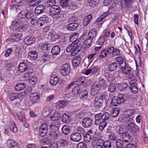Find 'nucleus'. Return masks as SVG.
I'll return each mask as SVG.
<instances>
[{
    "label": "nucleus",
    "mask_w": 148,
    "mask_h": 148,
    "mask_svg": "<svg viewBox=\"0 0 148 148\" xmlns=\"http://www.w3.org/2000/svg\"><path fill=\"white\" fill-rule=\"evenodd\" d=\"M21 20H19L17 17L12 22L10 27L12 31L15 32H19L26 30L28 26L27 22L23 23Z\"/></svg>",
    "instance_id": "obj_1"
},
{
    "label": "nucleus",
    "mask_w": 148,
    "mask_h": 148,
    "mask_svg": "<svg viewBox=\"0 0 148 148\" xmlns=\"http://www.w3.org/2000/svg\"><path fill=\"white\" fill-rule=\"evenodd\" d=\"M33 12L31 10H28L26 8H25L18 14L17 17L19 20H21L23 23L27 22L25 18L30 19L33 16Z\"/></svg>",
    "instance_id": "obj_2"
},
{
    "label": "nucleus",
    "mask_w": 148,
    "mask_h": 148,
    "mask_svg": "<svg viewBox=\"0 0 148 148\" xmlns=\"http://www.w3.org/2000/svg\"><path fill=\"white\" fill-rule=\"evenodd\" d=\"M81 49V45L77 44L71 43L67 47L66 50L68 52H70L71 55L73 56L77 54Z\"/></svg>",
    "instance_id": "obj_3"
},
{
    "label": "nucleus",
    "mask_w": 148,
    "mask_h": 148,
    "mask_svg": "<svg viewBox=\"0 0 148 148\" xmlns=\"http://www.w3.org/2000/svg\"><path fill=\"white\" fill-rule=\"evenodd\" d=\"M49 14L52 16L56 17L57 19L61 17L62 15L61 14V10L59 5H53L49 9Z\"/></svg>",
    "instance_id": "obj_4"
},
{
    "label": "nucleus",
    "mask_w": 148,
    "mask_h": 148,
    "mask_svg": "<svg viewBox=\"0 0 148 148\" xmlns=\"http://www.w3.org/2000/svg\"><path fill=\"white\" fill-rule=\"evenodd\" d=\"M134 110L133 109H127L125 110L119 119L122 122H125L128 120L129 118L134 113Z\"/></svg>",
    "instance_id": "obj_5"
},
{
    "label": "nucleus",
    "mask_w": 148,
    "mask_h": 148,
    "mask_svg": "<svg viewBox=\"0 0 148 148\" xmlns=\"http://www.w3.org/2000/svg\"><path fill=\"white\" fill-rule=\"evenodd\" d=\"M125 101L123 95L119 94L117 97L114 96L112 98L111 104L112 106H116L119 104L124 103Z\"/></svg>",
    "instance_id": "obj_6"
},
{
    "label": "nucleus",
    "mask_w": 148,
    "mask_h": 148,
    "mask_svg": "<svg viewBox=\"0 0 148 148\" xmlns=\"http://www.w3.org/2000/svg\"><path fill=\"white\" fill-rule=\"evenodd\" d=\"M127 124L129 130L132 133H135L139 130V127L134 123V120L132 118L129 119L127 122Z\"/></svg>",
    "instance_id": "obj_7"
},
{
    "label": "nucleus",
    "mask_w": 148,
    "mask_h": 148,
    "mask_svg": "<svg viewBox=\"0 0 148 148\" xmlns=\"http://www.w3.org/2000/svg\"><path fill=\"white\" fill-rule=\"evenodd\" d=\"M116 132L118 134L122 136L123 139H130V136L128 133L125 132V129L122 125L117 127Z\"/></svg>",
    "instance_id": "obj_8"
},
{
    "label": "nucleus",
    "mask_w": 148,
    "mask_h": 148,
    "mask_svg": "<svg viewBox=\"0 0 148 148\" xmlns=\"http://www.w3.org/2000/svg\"><path fill=\"white\" fill-rule=\"evenodd\" d=\"M122 73L124 75H128V78L130 79H133L134 77V75L131 73L132 68L129 65L125 64L124 66H121Z\"/></svg>",
    "instance_id": "obj_9"
},
{
    "label": "nucleus",
    "mask_w": 148,
    "mask_h": 148,
    "mask_svg": "<svg viewBox=\"0 0 148 148\" xmlns=\"http://www.w3.org/2000/svg\"><path fill=\"white\" fill-rule=\"evenodd\" d=\"M71 70L70 65L68 64H64L60 70L61 74L63 76H66L70 73Z\"/></svg>",
    "instance_id": "obj_10"
},
{
    "label": "nucleus",
    "mask_w": 148,
    "mask_h": 148,
    "mask_svg": "<svg viewBox=\"0 0 148 148\" xmlns=\"http://www.w3.org/2000/svg\"><path fill=\"white\" fill-rule=\"evenodd\" d=\"M43 123L40 126L39 130L40 135L42 137L45 136L47 132V124H45V121L43 120Z\"/></svg>",
    "instance_id": "obj_11"
},
{
    "label": "nucleus",
    "mask_w": 148,
    "mask_h": 148,
    "mask_svg": "<svg viewBox=\"0 0 148 148\" xmlns=\"http://www.w3.org/2000/svg\"><path fill=\"white\" fill-rule=\"evenodd\" d=\"M30 100L34 104L40 101V95L37 93H31L29 96Z\"/></svg>",
    "instance_id": "obj_12"
},
{
    "label": "nucleus",
    "mask_w": 148,
    "mask_h": 148,
    "mask_svg": "<svg viewBox=\"0 0 148 148\" xmlns=\"http://www.w3.org/2000/svg\"><path fill=\"white\" fill-rule=\"evenodd\" d=\"M22 35L21 34L15 33L12 34L10 38L7 39V42H8L12 40V41H19L22 37Z\"/></svg>",
    "instance_id": "obj_13"
},
{
    "label": "nucleus",
    "mask_w": 148,
    "mask_h": 148,
    "mask_svg": "<svg viewBox=\"0 0 148 148\" xmlns=\"http://www.w3.org/2000/svg\"><path fill=\"white\" fill-rule=\"evenodd\" d=\"M92 119L89 117H86L82 120V125L84 128H89L92 125Z\"/></svg>",
    "instance_id": "obj_14"
},
{
    "label": "nucleus",
    "mask_w": 148,
    "mask_h": 148,
    "mask_svg": "<svg viewBox=\"0 0 148 148\" xmlns=\"http://www.w3.org/2000/svg\"><path fill=\"white\" fill-rule=\"evenodd\" d=\"M99 69L98 66H92L90 69L87 70L85 72L86 75H88L90 74L95 75Z\"/></svg>",
    "instance_id": "obj_15"
},
{
    "label": "nucleus",
    "mask_w": 148,
    "mask_h": 148,
    "mask_svg": "<svg viewBox=\"0 0 148 148\" xmlns=\"http://www.w3.org/2000/svg\"><path fill=\"white\" fill-rule=\"evenodd\" d=\"M100 88L98 84L94 83L91 86V94L93 96L96 95L100 90Z\"/></svg>",
    "instance_id": "obj_16"
},
{
    "label": "nucleus",
    "mask_w": 148,
    "mask_h": 148,
    "mask_svg": "<svg viewBox=\"0 0 148 148\" xmlns=\"http://www.w3.org/2000/svg\"><path fill=\"white\" fill-rule=\"evenodd\" d=\"M103 103L102 99L100 97H97L94 100V106L97 108H100L102 106Z\"/></svg>",
    "instance_id": "obj_17"
},
{
    "label": "nucleus",
    "mask_w": 148,
    "mask_h": 148,
    "mask_svg": "<svg viewBox=\"0 0 148 148\" xmlns=\"http://www.w3.org/2000/svg\"><path fill=\"white\" fill-rule=\"evenodd\" d=\"M79 34L77 33H73L72 34L70 37V40L72 43L77 44L79 41L78 40Z\"/></svg>",
    "instance_id": "obj_18"
},
{
    "label": "nucleus",
    "mask_w": 148,
    "mask_h": 148,
    "mask_svg": "<svg viewBox=\"0 0 148 148\" xmlns=\"http://www.w3.org/2000/svg\"><path fill=\"white\" fill-rule=\"evenodd\" d=\"M78 24L75 22L70 23L66 25L68 30L70 31H74L76 30L78 26Z\"/></svg>",
    "instance_id": "obj_19"
},
{
    "label": "nucleus",
    "mask_w": 148,
    "mask_h": 148,
    "mask_svg": "<svg viewBox=\"0 0 148 148\" xmlns=\"http://www.w3.org/2000/svg\"><path fill=\"white\" fill-rule=\"evenodd\" d=\"M45 10V7L43 5H40L36 7L35 10V13L39 15L42 13Z\"/></svg>",
    "instance_id": "obj_20"
},
{
    "label": "nucleus",
    "mask_w": 148,
    "mask_h": 148,
    "mask_svg": "<svg viewBox=\"0 0 148 148\" xmlns=\"http://www.w3.org/2000/svg\"><path fill=\"white\" fill-rule=\"evenodd\" d=\"M59 81V78L55 75H53L50 78L49 83L52 86H55Z\"/></svg>",
    "instance_id": "obj_21"
},
{
    "label": "nucleus",
    "mask_w": 148,
    "mask_h": 148,
    "mask_svg": "<svg viewBox=\"0 0 148 148\" xmlns=\"http://www.w3.org/2000/svg\"><path fill=\"white\" fill-rule=\"evenodd\" d=\"M48 18L46 17L45 16H44L42 17L38 18V26L42 27L45 25L47 23Z\"/></svg>",
    "instance_id": "obj_22"
},
{
    "label": "nucleus",
    "mask_w": 148,
    "mask_h": 148,
    "mask_svg": "<svg viewBox=\"0 0 148 148\" xmlns=\"http://www.w3.org/2000/svg\"><path fill=\"white\" fill-rule=\"evenodd\" d=\"M35 41V38L33 37L28 36L24 40L25 44L26 45H30L34 43Z\"/></svg>",
    "instance_id": "obj_23"
},
{
    "label": "nucleus",
    "mask_w": 148,
    "mask_h": 148,
    "mask_svg": "<svg viewBox=\"0 0 148 148\" xmlns=\"http://www.w3.org/2000/svg\"><path fill=\"white\" fill-rule=\"evenodd\" d=\"M8 146L10 148H18L17 143L13 139H8L7 141Z\"/></svg>",
    "instance_id": "obj_24"
},
{
    "label": "nucleus",
    "mask_w": 148,
    "mask_h": 148,
    "mask_svg": "<svg viewBox=\"0 0 148 148\" xmlns=\"http://www.w3.org/2000/svg\"><path fill=\"white\" fill-rule=\"evenodd\" d=\"M51 44L45 42L42 43L41 45V48L42 51L44 53H45L47 51L51 49Z\"/></svg>",
    "instance_id": "obj_25"
},
{
    "label": "nucleus",
    "mask_w": 148,
    "mask_h": 148,
    "mask_svg": "<svg viewBox=\"0 0 148 148\" xmlns=\"http://www.w3.org/2000/svg\"><path fill=\"white\" fill-rule=\"evenodd\" d=\"M92 16L91 14L85 16L83 22L84 26H86L90 23L92 19Z\"/></svg>",
    "instance_id": "obj_26"
},
{
    "label": "nucleus",
    "mask_w": 148,
    "mask_h": 148,
    "mask_svg": "<svg viewBox=\"0 0 148 148\" xmlns=\"http://www.w3.org/2000/svg\"><path fill=\"white\" fill-rule=\"evenodd\" d=\"M81 58L79 56H75L74 57L72 62L73 66L77 67L81 62Z\"/></svg>",
    "instance_id": "obj_27"
},
{
    "label": "nucleus",
    "mask_w": 148,
    "mask_h": 148,
    "mask_svg": "<svg viewBox=\"0 0 148 148\" xmlns=\"http://www.w3.org/2000/svg\"><path fill=\"white\" fill-rule=\"evenodd\" d=\"M28 67L27 64L25 62L20 63L18 66V70L21 72H25L27 69Z\"/></svg>",
    "instance_id": "obj_28"
},
{
    "label": "nucleus",
    "mask_w": 148,
    "mask_h": 148,
    "mask_svg": "<svg viewBox=\"0 0 148 148\" xmlns=\"http://www.w3.org/2000/svg\"><path fill=\"white\" fill-rule=\"evenodd\" d=\"M98 84L100 87H101L103 89H104L106 87V84L104 79L102 77H99L97 80Z\"/></svg>",
    "instance_id": "obj_29"
},
{
    "label": "nucleus",
    "mask_w": 148,
    "mask_h": 148,
    "mask_svg": "<svg viewBox=\"0 0 148 148\" xmlns=\"http://www.w3.org/2000/svg\"><path fill=\"white\" fill-rule=\"evenodd\" d=\"M43 122V120L42 119H39L37 121L33 124L32 127L35 130H39L41 125Z\"/></svg>",
    "instance_id": "obj_30"
},
{
    "label": "nucleus",
    "mask_w": 148,
    "mask_h": 148,
    "mask_svg": "<svg viewBox=\"0 0 148 148\" xmlns=\"http://www.w3.org/2000/svg\"><path fill=\"white\" fill-rule=\"evenodd\" d=\"M28 57L29 60H35L37 59L38 54L35 51H31L28 53Z\"/></svg>",
    "instance_id": "obj_31"
},
{
    "label": "nucleus",
    "mask_w": 148,
    "mask_h": 148,
    "mask_svg": "<svg viewBox=\"0 0 148 148\" xmlns=\"http://www.w3.org/2000/svg\"><path fill=\"white\" fill-rule=\"evenodd\" d=\"M106 40V39L103 35H101L98 38L96 42L97 45L102 46Z\"/></svg>",
    "instance_id": "obj_32"
},
{
    "label": "nucleus",
    "mask_w": 148,
    "mask_h": 148,
    "mask_svg": "<svg viewBox=\"0 0 148 148\" xmlns=\"http://www.w3.org/2000/svg\"><path fill=\"white\" fill-rule=\"evenodd\" d=\"M60 48L58 46H55L52 47L51 49V53L53 55H57L60 52Z\"/></svg>",
    "instance_id": "obj_33"
},
{
    "label": "nucleus",
    "mask_w": 148,
    "mask_h": 148,
    "mask_svg": "<svg viewBox=\"0 0 148 148\" xmlns=\"http://www.w3.org/2000/svg\"><path fill=\"white\" fill-rule=\"evenodd\" d=\"M13 114L16 118H17V119L22 123L25 122V116L23 115H22L20 113L18 114L16 113H14Z\"/></svg>",
    "instance_id": "obj_34"
},
{
    "label": "nucleus",
    "mask_w": 148,
    "mask_h": 148,
    "mask_svg": "<svg viewBox=\"0 0 148 148\" xmlns=\"http://www.w3.org/2000/svg\"><path fill=\"white\" fill-rule=\"evenodd\" d=\"M26 86V84L23 83H21L16 84L15 87V89L16 91H20L24 89Z\"/></svg>",
    "instance_id": "obj_35"
},
{
    "label": "nucleus",
    "mask_w": 148,
    "mask_h": 148,
    "mask_svg": "<svg viewBox=\"0 0 148 148\" xmlns=\"http://www.w3.org/2000/svg\"><path fill=\"white\" fill-rule=\"evenodd\" d=\"M95 124L98 125L102 121V116L101 113L96 114L95 116Z\"/></svg>",
    "instance_id": "obj_36"
},
{
    "label": "nucleus",
    "mask_w": 148,
    "mask_h": 148,
    "mask_svg": "<svg viewBox=\"0 0 148 148\" xmlns=\"http://www.w3.org/2000/svg\"><path fill=\"white\" fill-rule=\"evenodd\" d=\"M80 92L81 89L80 87L77 86L72 89L71 93L73 95L77 96L80 93Z\"/></svg>",
    "instance_id": "obj_37"
},
{
    "label": "nucleus",
    "mask_w": 148,
    "mask_h": 148,
    "mask_svg": "<svg viewBox=\"0 0 148 148\" xmlns=\"http://www.w3.org/2000/svg\"><path fill=\"white\" fill-rule=\"evenodd\" d=\"M70 117L68 114L64 113L62 117V122L67 123L69 122L70 120Z\"/></svg>",
    "instance_id": "obj_38"
},
{
    "label": "nucleus",
    "mask_w": 148,
    "mask_h": 148,
    "mask_svg": "<svg viewBox=\"0 0 148 148\" xmlns=\"http://www.w3.org/2000/svg\"><path fill=\"white\" fill-rule=\"evenodd\" d=\"M133 1L132 0H125L124 1L125 3H121V7L124 8L125 6L127 8H130L132 5Z\"/></svg>",
    "instance_id": "obj_39"
},
{
    "label": "nucleus",
    "mask_w": 148,
    "mask_h": 148,
    "mask_svg": "<svg viewBox=\"0 0 148 148\" xmlns=\"http://www.w3.org/2000/svg\"><path fill=\"white\" fill-rule=\"evenodd\" d=\"M60 116V114L57 112H54L53 114L50 117L51 121H56L58 120Z\"/></svg>",
    "instance_id": "obj_40"
},
{
    "label": "nucleus",
    "mask_w": 148,
    "mask_h": 148,
    "mask_svg": "<svg viewBox=\"0 0 148 148\" xmlns=\"http://www.w3.org/2000/svg\"><path fill=\"white\" fill-rule=\"evenodd\" d=\"M51 112V110L49 107H45L42 111V114L44 117L48 116Z\"/></svg>",
    "instance_id": "obj_41"
},
{
    "label": "nucleus",
    "mask_w": 148,
    "mask_h": 148,
    "mask_svg": "<svg viewBox=\"0 0 148 148\" xmlns=\"http://www.w3.org/2000/svg\"><path fill=\"white\" fill-rule=\"evenodd\" d=\"M33 73V71L32 70H28L27 72L25 73L23 76V79L25 80H29L31 74Z\"/></svg>",
    "instance_id": "obj_42"
},
{
    "label": "nucleus",
    "mask_w": 148,
    "mask_h": 148,
    "mask_svg": "<svg viewBox=\"0 0 148 148\" xmlns=\"http://www.w3.org/2000/svg\"><path fill=\"white\" fill-rule=\"evenodd\" d=\"M102 121L107 122L108 121L110 117V115L109 113L107 112H105L102 115Z\"/></svg>",
    "instance_id": "obj_43"
},
{
    "label": "nucleus",
    "mask_w": 148,
    "mask_h": 148,
    "mask_svg": "<svg viewBox=\"0 0 148 148\" xmlns=\"http://www.w3.org/2000/svg\"><path fill=\"white\" fill-rule=\"evenodd\" d=\"M93 135L92 131L91 130H90L85 134H82V136L84 138H89V139H92V136Z\"/></svg>",
    "instance_id": "obj_44"
},
{
    "label": "nucleus",
    "mask_w": 148,
    "mask_h": 148,
    "mask_svg": "<svg viewBox=\"0 0 148 148\" xmlns=\"http://www.w3.org/2000/svg\"><path fill=\"white\" fill-rule=\"evenodd\" d=\"M92 41V39L89 37L84 42V45L85 47L89 48L90 46Z\"/></svg>",
    "instance_id": "obj_45"
},
{
    "label": "nucleus",
    "mask_w": 148,
    "mask_h": 148,
    "mask_svg": "<svg viewBox=\"0 0 148 148\" xmlns=\"http://www.w3.org/2000/svg\"><path fill=\"white\" fill-rule=\"evenodd\" d=\"M120 112V109L118 108H115L111 112L110 115L113 117L117 116Z\"/></svg>",
    "instance_id": "obj_46"
},
{
    "label": "nucleus",
    "mask_w": 148,
    "mask_h": 148,
    "mask_svg": "<svg viewBox=\"0 0 148 148\" xmlns=\"http://www.w3.org/2000/svg\"><path fill=\"white\" fill-rule=\"evenodd\" d=\"M85 79V77L81 76L79 77L76 81L74 82V83H75L77 85H81L84 83Z\"/></svg>",
    "instance_id": "obj_47"
},
{
    "label": "nucleus",
    "mask_w": 148,
    "mask_h": 148,
    "mask_svg": "<svg viewBox=\"0 0 148 148\" xmlns=\"http://www.w3.org/2000/svg\"><path fill=\"white\" fill-rule=\"evenodd\" d=\"M71 1L69 0H61L60 5L63 7H69Z\"/></svg>",
    "instance_id": "obj_48"
},
{
    "label": "nucleus",
    "mask_w": 148,
    "mask_h": 148,
    "mask_svg": "<svg viewBox=\"0 0 148 148\" xmlns=\"http://www.w3.org/2000/svg\"><path fill=\"white\" fill-rule=\"evenodd\" d=\"M49 36L51 37L50 39L51 40L53 41H56L57 39H58L59 38V36L58 35L55 33L53 34L51 32L49 35Z\"/></svg>",
    "instance_id": "obj_49"
},
{
    "label": "nucleus",
    "mask_w": 148,
    "mask_h": 148,
    "mask_svg": "<svg viewBox=\"0 0 148 148\" xmlns=\"http://www.w3.org/2000/svg\"><path fill=\"white\" fill-rule=\"evenodd\" d=\"M97 30L96 29H92L88 34L89 37L93 39L97 36Z\"/></svg>",
    "instance_id": "obj_50"
},
{
    "label": "nucleus",
    "mask_w": 148,
    "mask_h": 148,
    "mask_svg": "<svg viewBox=\"0 0 148 148\" xmlns=\"http://www.w3.org/2000/svg\"><path fill=\"white\" fill-rule=\"evenodd\" d=\"M115 61L119 65H121L124 62L125 64H126V63L124 59L122 57H118L115 58Z\"/></svg>",
    "instance_id": "obj_51"
},
{
    "label": "nucleus",
    "mask_w": 148,
    "mask_h": 148,
    "mask_svg": "<svg viewBox=\"0 0 148 148\" xmlns=\"http://www.w3.org/2000/svg\"><path fill=\"white\" fill-rule=\"evenodd\" d=\"M10 129L13 133H16L18 131L16 125L14 122L10 124Z\"/></svg>",
    "instance_id": "obj_52"
},
{
    "label": "nucleus",
    "mask_w": 148,
    "mask_h": 148,
    "mask_svg": "<svg viewBox=\"0 0 148 148\" xmlns=\"http://www.w3.org/2000/svg\"><path fill=\"white\" fill-rule=\"evenodd\" d=\"M41 2V0H31L29 3V6L33 7L37 5Z\"/></svg>",
    "instance_id": "obj_53"
},
{
    "label": "nucleus",
    "mask_w": 148,
    "mask_h": 148,
    "mask_svg": "<svg viewBox=\"0 0 148 148\" xmlns=\"http://www.w3.org/2000/svg\"><path fill=\"white\" fill-rule=\"evenodd\" d=\"M117 66V65L116 63L112 62L110 64L109 69L110 71H114L116 69Z\"/></svg>",
    "instance_id": "obj_54"
},
{
    "label": "nucleus",
    "mask_w": 148,
    "mask_h": 148,
    "mask_svg": "<svg viewBox=\"0 0 148 148\" xmlns=\"http://www.w3.org/2000/svg\"><path fill=\"white\" fill-rule=\"evenodd\" d=\"M59 144L60 147H64L67 146L68 144V141L67 139H60Z\"/></svg>",
    "instance_id": "obj_55"
},
{
    "label": "nucleus",
    "mask_w": 148,
    "mask_h": 148,
    "mask_svg": "<svg viewBox=\"0 0 148 148\" xmlns=\"http://www.w3.org/2000/svg\"><path fill=\"white\" fill-rule=\"evenodd\" d=\"M18 98L17 94L15 93H11L8 96V99L10 101H13Z\"/></svg>",
    "instance_id": "obj_56"
},
{
    "label": "nucleus",
    "mask_w": 148,
    "mask_h": 148,
    "mask_svg": "<svg viewBox=\"0 0 148 148\" xmlns=\"http://www.w3.org/2000/svg\"><path fill=\"white\" fill-rule=\"evenodd\" d=\"M80 94V98L81 99H84L87 98L88 97V93L86 90H84Z\"/></svg>",
    "instance_id": "obj_57"
},
{
    "label": "nucleus",
    "mask_w": 148,
    "mask_h": 148,
    "mask_svg": "<svg viewBox=\"0 0 148 148\" xmlns=\"http://www.w3.org/2000/svg\"><path fill=\"white\" fill-rule=\"evenodd\" d=\"M70 139H81V135L79 133L74 132L70 136Z\"/></svg>",
    "instance_id": "obj_58"
},
{
    "label": "nucleus",
    "mask_w": 148,
    "mask_h": 148,
    "mask_svg": "<svg viewBox=\"0 0 148 148\" xmlns=\"http://www.w3.org/2000/svg\"><path fill=\"white\" fill-rule=\"evenodd\" d=\"M98 0H89L88 3L90 7H95L98 4Z\"/></svg>",
    "instance_id": "obj_59"
},
{
    "label": "nucleus",
    "mask_w": 148,
    "mask_h": 148,
    "mask_svg": "<svg viewBox=\"0 0 148 148\" xmlns=\"http://www.w3.org/2000/svg\"><path fill=\"white\" fill-rule=\"evenodd\" d=\"M115 143L117 148H121L123 147V142L121 139H116Z\"/></svg>",
    "instance_id": "obj_60"
},
{
    "label": "nucleus",
    "mask_w": 148,
    "mask_h": 148,
    "mask_svg": "<svg viewBox=\"0 0 148 148\" xmlns=\"http://www.w3.org/2000/svg\"><path fill=\"white\" fill-rule=\"evenodd\" d=\"M103 139H98L97 143V148H103Z\"/></svg>",
    "instance_id": "obj_61"
},
{
    "label": "nucleus",
    "mask_w": 148,
    "mask_h": 148,
    "mask_svg": "<svg viewBox=\"0 0 148 148\" xmlns=\"http://www.w3.org/2000/svg\"><path fill=\"white\" fill-rule=\"evenodd\" d=\"M29 80L30 84H34L37 82V79L35 76H31Z\"/></svg>",
    "instance_id": "obj_62"
},
{
    "label": "nucleus",
    "mask_w": 148,
    "mask_h": 148,
    "mask_svg": "<svg viewBox=\"0 0 148 148\" xmlns=\"http://www.w3.org/2000/svg\"><path fill=\"white\" fill-rule=\"evenodd\" d=\"M128 86V85L126 83H123L119 85V89L121 91H123Z\"/></svg>",
    "instance_id": "obj_63"
},
{
    "label": "nucleus",
    "mask_w": 148,
    "mask_h": 148,
    "mask_svg": "<svg viewBox=\"0 0 148 148\" xmlns=\"http://www.w3.org/2000/svg\"><path fill=\"white\" fill-rule=\"evenodd\" d=\"M62 132L65 135L68 134L69 132V127L67 126H64L62 129Z\"/></svg>",
    "instance_id": "obj_64"
}]
</instances>
